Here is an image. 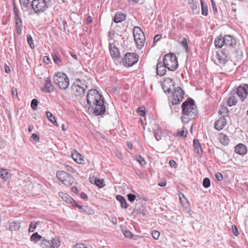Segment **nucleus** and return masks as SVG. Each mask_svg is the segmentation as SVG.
I'll use <instances>...</instances> for the list:
<instances>
[{
    "mask_svg": "<svg viewBox=\"0 0 248 248\" xmlns=\"http://www.w3.org/2000/svg\"><path fill=\"white\" fill-rule=\"evenodd\" d=\"M214 44L218 48L224 47L217 52V58L219 64L224 65L230 59L231 53L236 46L235 39L231 35H220L215 38Z\"/></svg>",
    "mask_w": 248,
    "mask_h": 248,
    "instance_id": "nucleus-1",
    "label": "nucleus"
},
{
    "mask_svg": "<svg viewBox=\"0 0 248 248\" xmlns=\"http://www.w3.org/2000/svg\"><path fill=\"white\" fill-rule=\"evenodd\" d=\"M183 115L182 121L187 123L189 121L196 118L198 113L197 106L192 99L185 101L182 105Z\"/></svg>",
    "mask_w": 248,
    "mask_h": 248,
    "instance_id": "nucleus-2",
    "label": "nucleus"
},
{
    "mask_svg": "<svg viewBox=\"0 0 248 248\" xmlns=\"http://www.w3.org/2000/svg\"><path fill=\"white\" fill-rule=\"evenodd\" d=\"M30 240L34 243H37L41 240L40 245L42 248H59L61 245V242L58 237L52 238L50 240L48 241L37 232L33 233Z\"/></svg>",
    "mask_w": 248,
    "mask_h": 248,
    "instance_id": "nucleus-3",
    "label": "nucleus"
},
{
    "mask_svg": "<svg viewBox=\"0 0 248 248\" xmlns=\"http://www.w3.org/2000/svg\"><path fill=\"white\" fill-rule=\"evenodd\" d=\"M86 83L84 79H76L71 86L72 93L77 97H82L88 88Z\"/></svg>",
    "mask_w": 248,
    "mask_h": 248,
    "instance_id": "nucleus-4",
    "label": "nucleus"
},
{
    "mask_svg": "<svg viewBox=\"0 0 248 248\" xmlns=\"http://www.w3.org/2000/svg\"><path fill=\"white\" fill-rule=\"evenodd\" d=\"M86 98L87 104L89 106V109H90V107L97 104L104 103V98L97 90L94 89L88 91Z\"/></svg>",
    "mask_w": 248,
    "mask_h": 248,
    "instance_id": "nucleus-5",
    "label": "nucleus"
},
{
    "mask_svg": "<svg viewBox=\"0 0 248 248\" xmlns=\"http://www.w3.org/2000/svg\"><path fill=\"white\" fill-rule=\"evenodd\" d=\"M54 83L62 90H65L69 84V80L66 74L58 72L53 77Z\"/></svg>",
    "mask_w": 248,
    "mask_h": 248,
    "instance_id": "nucleus-6",
    "label": "nucleus"
},
{
    "mask_svg": "<svg viewBox=\"0 0 248 248\" xmlns=\"http://www.w3.org/2000/svg\"><path fill=\"white\" fill-rule=\"evenodd\" d=\"M163 62L169 71H174L178 67L177 59L175 55L172 53L166 54Z\"/></svg>",
    "mask_w": 248,
    "mask_h": 248,
    "instance_id": "nucleus-7",
    "label": "nucleus"
},
{
    "mask_svg": "<svg viewBox=\"0 0 248 248\" xmlns=\"http://www.w3.org/2000/svg\"><path fill=\"white\" fill-rule=\"evenodd\" d=\"M47 0H33L31 7L34 12L37 15L45 12L48 7Z\"/></svg>",
    "mask_w": 248,
    "mask_h": 248,
    "instance_id": "nucleus-8",
    "label": "nucleus"
},
{
    "mask_svg": "<svg viewBox=\"0 0 248 248\" xmlns=\"http://www.w3.org/2000/svg\"><path fill=\"white\" fill-rule=\"evenodd\" d=\"M135 41L138 47L141 48L145 42V36L141 29L139 27H135L133 30Z\"/></svg>",
    "mask_w": 248,
    "mask_h": 248,
    "instance_id": "nucleus-9",
    "label": "nucleus"
},
{
    "mask_svg": "<svg viewBox=\"0 0 248 248\" xmlns=\"http://www.w3.org/2000/svg\"><path fill=\"white\" fill-rule=\"evenodd\" d=\"M56 176L57 178L65 186H70L75 183L74 177L64 171H58Z\"/></svg>",
    "mask_w": 248,
    "mask_h": 248,
    "instance_id": "nucleus-10",
    "label": "nucleus"
},
{
    "mask_svg": "<svg viewBox=\"0 0 248 248\" xmlns=\"http://www.w3.org/2000/svg\"><path fill=\"white\" fill-rule=\"evenodd\" d=\"M139 60V55L136 53H127L124 55L123 62L126 67H130L137 63Z\"/></svg>",
    "mask_w": 248,
    "mask_h": 248,
    "instance_id": "nucleus-11",
    "label": "nucleus"
},
{
    "mask_svg": "<svg viewBox=\"0 0 248 248\" xmlns=\"http://www.w3.org/2000/svg\"><path fill=\"white\" fill-rule=\"evenodd\" d=\"M14 14L16 33L20 35L23 28L22 20L19 15L18 9L15 6L14 8Z\"/></svg>",
    "mask_w": 248,
    "mask_h": 248,
    "instance_id": "nucleus-12",
    "label": "nucleus"
},
{
    "mask_svg": "<svg viewBox=\"0 0 248 248\" xmlns=\"http://www.w3.org/2000/svg\"><path fill=\"white\" fill-rule=\"evenodd\" d=\"M172 92L171 103L172 105H177L182 100L185 93L180 87L175 88Z\"/></svg>",
    "mask_w": 248,
    "mask_h": 248,
    "instance_id": "nucleus-13",
    "label": "nucleus"
},
{
    "mask_svg": "<svg viewBox=\"0 0 248 248\" xmlns=\"http://www.w3.org/2000/svg\"><path fill=\"white\" fill-rule=\"evenodd\" d=\"M161 85L165 93H170L175 88V82L170 78H165Z\"/></svg>",
    "mask_w": 248,
    "mask_h": 248,
    "instance_id": "nucleus-14",
    "label": "nucleus"
},
{
    "mask_svg": "<svg viewBox=\"0 0 248 248\" xmlns=\"http://www.w3.org/2000/svg\"><path fill=\"white\" fill-rule=\"evenodd\" d=\"M237 95L243 101L247 95H248V84H245L243 86H239L236 91Z\"/></svg>",
    "mask_w": 248,
    "mask_h": 248,
    "instance_id": "nucleus-15",
    "label": "nucleus"
},
{
    "mask_svg": "<svg viewBox=\"0 0 248 248\" xmlns=\"http://www.w3.org/2000/svg\"><path fill=\"white\" fill-rule=\"evenodd\" d=\"M91 111H93L96 115H102L106 111V107L104 103L97 104V105L90 107Z\"/></svg>",
    "mask_w": 248,
    "mask_h": 248,
    "instance_id": "nucleus-16",
    "label": "nucleus"
},
{
    "mask_svg": "<svg viewBox=\"0 0 248 248\" xmlns=\"http://www.w3.org/2000/svg\"><path fill=\"white\" fill-rule=\"evenodd\" d=\"M166 69H167V67H166L163 62L158 61L156 67L157 75L160 77L163 76L166 73Z\"/></svg>",
    "mask_w": 248,
    "mask_h": 248,
    "instance_id": "nucleus-17",
    "label": "nucleus"
},
{
    "mask_svg": "<svg viewBox=\"0 0 248 248\" xmlns=\"http://www.w3.org/2000/svg\"><path fill=\"white\" fill-rule=\"evenodd\" d=\"M226 123V119L224 117H220L215 122L214 124L215 128L218 131L221 130L225 127Z\"/></svg>",
    "mask_w": 248,
    "mask_h": 248,
    "instance_id": "nucleus-18",
    "label": "nucleus"
},
{
    "mask_svg": "<svg viewBox=\"0 0 248 248\" xmlns=\"http://www.w3.org/2000/svg\"><path fill=\"white\" fill-rule=\"evenodd\" d=\"M109 49L111 57L116 60H118L120 57V52L118 48L115 46H112V45L109 43Z\"/></svg>",
    "mask_w": 248,
    "mask_h": 248,
    "instance_id": "nucleus-19",
    "label": "nucleus"
},
{
    "mask_svg": "<svg viewBox=\"0 0 248 248\" xmlns=\"http://www.w3.org/2000/svg\"><path fill=\"white\" fill-rule=\"evenodd\" d=\"M72 157L74 160L78 164H83L85 163L84 159L82 156L76 150L72 152Z\"/></svg>",
    "mask_w": 248,
    "mask_h": 248,
    "instance_id": "nucleus-20",
    "label": "nucleus"
},
{
    "mask_svg": "<svg viewBox=\"0 0 248 248\" xmlns=\"http://www.w3.org/2000/svg\"><path fill=\"white\" fill-rule=\"evenodd\" d=\"M235 152L239 155H244L247 152V148L245 145L239 143L235 147Z\"/></svg>",
    "mask_w": 248,
    "mask_h": 248,
    "instance_id": "nucleus-21",
    "label": "nucleus"
},
{
    "mask_svg": "<svg viewBox=\"0 0 248 248\" xmlns=\"http://www.w3.org/2000/svg\"><path fill=\"white\" fill-rule=\"evenodd\" d=\"M154 136L156 140L159 141L161 139L162 131L161 128L158 124H155L153 128Z\"/></svg>",
    "mask_w": 248,
    "mask_h": 248,
    "instance_id": "nucleus-22",
    "label": "nucleus"
},
{
    "mask_svg": "<svg viewBox=\"0 0 248 248\" xmlns=\"http://www.w3.org/2000/svg\"><path fill=\"white\" fill-rule=\"evenodd\" d=\"M42 91L46 93H50L53 91V87L51 84L50 79L47 78L45 79L44 88L42 89Z\"/></svg>",
    "mask_w": 248,
    "mask_h": 248,
    "instance_id": "nucleus-23",
    "label": "nucleus"
},
{
    "mask_svg": "<svg viewBox=\"0 0 248 248\" xmlns=\"http://www.w3.org/2000/svg\"><path fill=\"white\" fill-rule=\"evenodd\" d=\"M218 139L219 142L224 145H227L229 143L230 140L228 137L222 133L219 134Z\"/></svg>",
    "mask_w": 248,
    "mask_h": 248,
    "instance_id": "nucleus-24",
    "label": "nucleus"
},
{
    "mask_svg": "<svg viewBox=\"0 0 248 248\" xmlns=\"http://www.w3.org/2000/svg\"><path fill=\"white\" fill-rule=\"evenodd\" d=\"M126 16L122 12H117L113 18V21L115 23H120L125 19Z\"/></svg>",
    "mask_w": 248,
    "mask_h": 248,
    "instance_id": "nucleus-25",
    "label": "nucleus"
},
{
    "mask_svg": "<svg viewBox=\"0 0 248 248\" xmlns=\"http://www.w3.org/2000/svg\"><path fill=\"white\" fill-rule=\"evenodd\" d=\"M193 146L196 152L198 155H201L202 153V150L201 147V143L199 140L197 139H195L193 140Z\"/></svg>",
    "mask_w": 248,
    "mask_h": 248,
    "instance_id": "nucleus-26",
    "label": "nucleus"
},
{
    "mask_svg": "<svg viewBox=\"0 0 248 248\" xmlns=\"http://www.w3.org/2000/svg\"><path fill=\"white\" fill-rule=\"evenodd\" d=\"M11 176V174L8 170L0 168V177L4 181L8 180Z\"/></svg>",
    "mask_w": 248,
    "mask_h": 248,
    "instance_id": "nucleus-27",
    "label": "nucleus"
},
{
    "mask_svg": "<svg viewBox=\"0 0 248 248\" xmlns=\"http://www.w3.org/2000/svg\"><path fill=\"white\" fill-rule=\"evenodd\" d=\"M59 196L65 202L67 203H72L74 202L73 199L67 195V194L60 192H59Z\"/></svg>",
    "mask_w": 248,
    "mask_h": 248,
    "instance_id": "nucleus-28",
    "label": "nucleus"
},
{
    "mask_svg": "<svg viewBox=\"0 0 248 248\" xmlns=\"http://www.w3.org/2000/svg\"><path fill=\"white\" fill-rule=\"evenodd\" d=\"M218 113L221 116V117L228 116L229 114V111L228 108L224 105H221L218 110Z\"/></svg>",
    "mask_w": 248,
    "mask_h": 248,
    "instance_id": "nucleus-29",
    "label": "nucleus"
},
{
    "mask_svg": "<svg viewBox=\"0 0 248 248\" xmlns=\"http://www.w3.org/2000/svg\"><path fill=\"white\" fill-rule=\"evenodd\" d=\"M117 200L121 203V207L126 209L127 208V204L125 198L122 195H117L116 197Z\"/></svg>",
    "mask_w": 248,
    "mask_h": 248,
    "instance_id": "nucleus-30",
    "label": "nucleus"
},
{
    "mask_svg": "<svg viewBox=\"0 0 248 248\" xmlns=\"http://www.w3.org/2000/svg\"><path fill=\"white\" fill-rule=\"evenodd\" d=\"M200 1L202 8V14L203 16H207L208 14L207 5L204 2V0H200Z\"/></svg>",
    "mask_w": 248,
    "mask_h": 248,
    "instance_id": "nucleus-31",
    "label": "nucleus"
},
{
    "mask_svg": "<svg viewBox=\"0 0 248 248\" xmlns=\"http://www.w3.org/2000/svg\"><path fill=\"white\" fill-rule=\"evenodd\" d=\"M46 115L50 122H51L53 124L56 126H58V124L56 121L55 117L51 112L49 111H46Z\"/></svg>",
    "mask_w": 248,
    "mask_h": 248,
    "instance_id": "nucleus-32",
    "label": "nucleus"
},
{
    "mask_svg": "<svg viewBox=\"0 0 248 248\" xmlns=\"http://www.w3.org/2000/svg\"><path fill=\"white\" fill-rule=\"evenodd\" d=\"M237 100L236 97L234 95L230 96L227 100V104L229 106H234L236 104Z\"/></svg>",
    "mask_w": 248,
    "mask_h": 248,
    "instance_id": "nucleus-33",
    "label": "nucleus"
},
{
    "mask_svg": "<svg viewBox=\"0 0 248 248\" xmlns=\"http://www.w3.org/2000/svg\"><path fill=\"white\" fill-rule=\"evenodd\" d=\"M20 228V223L18 222H13L11 223L9 229L11 231H16Z\"/></svg>",
    "mask_w": 248,
    "mask_h": 248,
    "instance_id": "nucleus-34",
    "label": "nucleus"
},
{
    "mask_svg": "<svg viewBox=\"0 0 248 248\" xmlns=\"http://www.w3.org/2000/svg\"><path fill=\"white\" fill-rule=\"evenodd\" d=\"M187 131L184 126L183 129L181 130H178L177 132V135L180 137H185L186 138L187 137Z\"/></svg>",
    "mask_w": 248,
    "mask_h": 248,
    "instance_id": "nucleus-35",
    "label": "nucleus"
},
{
    "mask_svg": "<svg viewBox=\"0 0 248 248\" xmlns=\"http://www.w3.org/2000/svg\"><path fill=\"white\" fill-rule=\"evenodd\" d=\"M189 4L193 11L196 10L198 8V0H190Z\"/></svg>",
    "mask_w": 248,
    "mask_h": 248,
    "instance_id": "nucleus-36",
    "label": "nucleus"
},
{
    "mask_svg": "<svg viewBox=\"0 0 248 248\" xmlns=\"http://www.w3.org/2000/svg\"><path fill=\"white\" fill-rule=\"evenodd\" d=\"M20 4L21 6H24L26 8L31 7V2H30V0H19Z\"/></svg>",
    "mask_w": 248,
    "mask_h": 248,
    "instance_id": "nucleus-37",
    "label": "nucleus"
},
{
    "mask_svg": "<svg viewBox=\"0 0 248 248\" xmlns=\"http://www.w3.org/2000/svg\"><path fill=\"white\" fill-rule=\"evenodd\" d=\"M94 184L99 188H102L105 185L104 183L103 179H99L95 178L94 180Z\"/></svg>",
    "mask_w": 248,
    "mask_h": 248,
    "instance_id": "nucleus-38",
    "label": "nucleus"
},
{
    "mask_svg": "<svg viewBox=\"0 0 248 248\" xmlns=\"http://www.w3.org/2000/svg\"><path fill=\"white\" fill-rule=\"evenodd\" d=\"M82 212L89 215H93L94 213L93 209L87 206H83Z\"/></svg>",
    "mask_w": 248,
    "mask_h": 248,
    "instance_id": "nucleus-39",
    "label": "nucleus"
},
{
    "mask_svg": "<svg viewBox=\"0 0 248 248\" xmlns=\"http://www.w3.org/2000/svg\"><path fill=\"white\" fill-rule=\"evenodd\" d=\"M27 39L28 43L29 44L30 47L32 48H34V45L33 41V39H32V38L31 35L30 34H28L27 35Z\"/></svg>",
    "mask_w": 248,
    "mask_h": 248,
    "instance_id": "nucleus-40",
    "label": "nucleus"
},
{
    "mask_svg": "<svg viewBox=\"0 0 248 248\" xmlns=\"http://www.w3.org/2000/svg\"><path fill=\"white\" fill-rule=\"evenodd\" d=\"M137 113L140 116H144L145 115V109L144 107H140L137 110Z\"/></svg>",
    "mask_w": 248,
    "mask_h": 248,
    "instance_id": "nucleus-41",
    "label": "nucleus"
},
{
    "mask_svg": "<svg viewBox=\"0 0 248 248\" xmlns=\"http://www.w3.org/2000/svg\"><path fill=\"white\" fill-rule=\"evenodd\" d=\"M203 186L205 188H208L210 186V180L208 178H205L203 179L202 182Z\"/></svg>",
    "mask_w": 248,
    "mask_h": 248,
    "instance_id": "nucleus-42",
    "label": "nucleus"
},
{
    "mask_svg": "<svg viewBox=\"0 0 248 248\" xmlns=\"http://www.w3.org/2000/svg\"><path fill=\"white\" fill-rule=\"evenodd\" d=\"M38 104V100L36 99H33L31 101V108L32 109L35 110L37 108Z\"/></svg>",
    "mask_w": 248,
    "mask_h": 248,
    "instance_id": "nucleus-43",
    "label": "nucleus"
},
{
    "mask_svg": "<svg viewBox=\"0 0 248 248\" xmlns=\"http://www.w3.org/2000/svg\"><path fill=\"white\" fill-rule=\"evenodd\" d=\"M52 56L53 61L56 64L58 65H60L61 64L62 62L61 60L59 57H57V56L56 54H53L52 55Z\"/></svg>",
    "mask_w": 248,
    "mask_h": 248,
    "instance_id": "nucleus-44",
    "label": "nucleus"
},
{
    "mask_svg": "<svg viewBox=\"0 0 248 248\" xmlns=\"http://www.w3.org/2000/svg\"><path fill=\"white\" fill-rule=\"evenodd\" d=\"M136 159L138 161V162H139L140 164L141 165L143 166L146 164V162L145 160L140 155H137Z\"/></svg>",
    "mask_w": 248,
    "mask_h": 248,
    "instance_id": "nucleus-45",
    "label": "nucleus"
},
{
    "mask_svg": "<svg viewBox=\"0 0 248 248\" xmlns=\"http://www.w3.org/2000/svg\"><path fill=\"white\" fill-rule=\"evenodd\" d=\"M31 139L32 140H31L34 143L38 142L40 140L39 135L36 134H33L31 136Z\"/></svg>",
    "mask_w": 248,
    "mask_h": 248,
    "instance_id": "nucleus-46",
    "label": "nucleus"
},
{
    "mask_svg": "<svg viewBox=\"0 0 248 248\" xmlns=\"http://www.w3.org/2000/svg\"><path fill=\"white\" fill-rule=\"evenodd\" d=\"M152 235L155 239L157 240L159 237L160 233L158 231L155 230L152 232Z\"/></svg>",
    "mask_w": 248,
    "mask_h": 248,
    "instance_id": "nucleus-47",
    "label": "nucleus"
},
{
    "mask_svg": "<svg viewBox=\"0 0 248 248\" xmlns=\"http://www.w3.org/2000/svg\"><path fill=\"white\" fill-rule=\"evenodd\" d=\"M123 233L124 235V236L127 238H131L132 236V232L127 230L124 231Z\"/></svg>",
    "mask_w": 248,
    "mask_h": 248,
    "instance_id": "nucleus-48",
    "label": "nucleus"
},
{
    "mask_svg": "<svg viewBox=\"0 0 248 248\" xmlns=\"http://www.w3.org/2000/svg\"><path fill=\"white\" fill-rule=\"evenodd\" d=\"M127 198L128 201L131 202H132L135 200L136 196L134 194H132L130 193L127 195Z\"/></svg>",
    "mask_w": 248,
    "mask_h": 248,
    "instance_id": "nucleus-49",
    "label": "nucleus"
},
{
    "mask_svg": "<svg viewBox=\"0 0 248 248\" xmlns=\"http://www.w3.org/2000/svg\"><path fill=\"white\" fill-rule=\"evenodd\" d=\"M36 225L34 224V222H31L30 224L29 228V231L30 232H33L34 231L35 229H36Z\"/></svg>",
    "mask_w": 248,
    "mask_h": 248,
    "instance_id": "nucleus-50",
    "label": "nucleus"
},
{
    "mask_svg": "<svg viewBox=\"0 0 248 248\" xmlns=\"http://www.w3.org/2000/svg\"><path fill=\"white\" fill-rule=\"evenodd\" d=\"M232 230L234 235L237 236L239 234L237 228L235 225H232Z\"/></svg>",
    "mask_w": 248,
    "mask_h": 248,
    "instance_id": "nucleus-51",
    "label": "nucleus"
},
{
    "mask_svg": "<svg viewBox=\"0 0 248 248\" xmlns=\"http://www.w3.org/2000/svg\"><path fill=\"white\" fill-rule=\"evenodd\" d=\"M181 44L186 48L188 47L187 40L186 38H183L181 41Z\"/></svg>",
    "mask_w": 248,
    "mask_h": 248,
    "instance_id": "nucleus-52",
    "label": "nucleus"
},
{
    "mask_svg": "<svg viewBox=\"0 0 248 248\" xmlns=\"http://www.w3.org/2000/svg\"><path fill=\"white\" fill-rule=\"evenodd\" d=\"M170 166L173 168H176L177 167V164L175 161L173 160H170L169 161Z\"/></svg>",
    "mask_w": 248,
    "mask_h": 248,
    "instance_id": "nucleus-53",
    "label": "nucleus"
},
{
    "mask_svg": "<svg viewBox=\"0 0 248 248\" xmlns=\"http://www.w3.org/2000/svg\"><path fill=\"white\" fill-rule=\"evenodd\" d=\"M216 178L218 181H221L223 179V176L221 173L218 172L216 174Z\"/></svg>",
    "mask_w": 248,
    "mask_h": 248,
    "instance_id": "nucleus-54",
    "label": "nucleus"
},
{
    "mask_svg": "<svg viewBox=\"0 0 248 248\" xmlns=\"http://www.w3.org/2000/svg\"><path fill=\"white\" fill-rule=\"evenodd\" d=\"M74 248H88L83 244H77L74 246Z\"/></svg>",
    "mask_w": 248,
    "mask_h": 248,
    "instance_id": "nucleus-55",
    "label": "nucleus"
},
{
    "mask_svg": "<svg viewBox=\"0 0 248 248\" xmlns=\"http://www.w3.org/2000/svg\"><path fill=\"white\" fill-rule=\"evenodd\" d=\"M4 71L6 73H9L11 71L9 66L6 64H5L4 65Z\"/></svg>",
    "mask_w": 248,
    "mask_h": 248,
    "instance_id": "nucleus-56",
    "label": "nucleus"
},
{
    "mask_svg": "<svg viewBox=\"0 0 248 248\" xmlns=\"http://www.w3.org/2000/svg\"><path fill=\"white\" fill-rule=\"evenodd\" d=\"M108 36L109 38V39H112V38H113V37L114 36V31H109L108 32Z\"/></svg>",
    "mask_w": 248,
    "mask_h": 248,
    "instance_id": "nucleus-57",
    "label": "nucleus"
},
{
    "mask_svg": "<svg viewBox=\"0 0 248 248\" xmlns=\"http://www.w3.org/2000/svg\"><path fill=\"white\" fill-rule=\"evenodd\" d=\"M44 62L46 64H48L50 62V59L48 56H45L44 57Z\"/></svg>",
    "mask_w": 248,
    "mask_h": 248,
    "instance_id": "nucleus-58",
    "label": "nucleus"
},
{
    "mask_svg": "<svg viewBox=\"0 0 248 248\" xmlns=\"http://www.w3.org/2000/svg\"><path fill=\"white\" fill-rule=\"evenodd\" d=\"M160 38H161V35H160V34L155 35L154 38V42H155L158 41L160 39Z\"/></svg>",
    "mask_w": 248,
    "mask_h": 248,
    "instance_id": "nucleus-59",
    "label": "nucleus"
},
{
    "mask_svg": "<svg viewBox=\"0 0 248 248\" xmlns=\"http://www.w3.org/2000/svg\"><path fill=\"white\" fill-rule=\"evenodd\" d=\"M211 2H212V8L213 9V10L215 12H217V7H216V4L215 3V2L213 1V0H211Z\"/></svg>",
    "mask_w": 248,
    "mask_h": 248,
    "instance_id": "nucleus-60",
    "label": "nucleus"
},
{
    "mask_svg": "<svg viewBox=\"0 0 248 248\" xmlns=\"http://www.w3.org/2000/svg\"><path fill=\"white\" fill-rule=\"evenodd\" d=\"M81 198L83 199H87L88 198L87 195L84 192H81L80 194Z\"/></svg>",
    "mask_w": 248,
    "mask_h": 248,
    "instance_id": "nucleus-61",
    "label": "nucleus"
},
{
    "mask_svg": "<svg viewBox=\"0 0 248 248\" xmlns=\"http://www.w3.org/2000/svg\"><path fill=\"white\" fill-rule=\"evenodd\" d=\"M92 22V17L91 16H89L87 18V23L90 24Z\"/></svg>",
    "mask_w": 248,
    "mask_h": 248,
    "instance_id": "nucleus-62",
    "label": "nucleus"
},
{
    "mask_svg": "<svg viewBox=\"0 0 248 248\" xmlns=\"http://www.w3.org/2000/svg\"><path fill=\"white\" fill-rule=\"evenodd\" d=\"M71 190L74 192V193H78V189L77 188V187L76 186H73L72 188H71Z\"/></svg>",
    "mask_w": 248,
    "mask_h": 248,
    "instance_id": "nucleus-63",
    "label": "nucleus"
},
{
    "mask_svg": "<svg viewBox=\"0 0 248 248\" xmlns=\"http://www.w3.org/2000/svg\"><path fill=\"white\" fill-rule=\"evenodd\" d=\"M12 94L14 96H17V90L16 89H12Z\"/></svg>",
    "mask_w": 248,
    "mask_h": 248,
    "instance_id": "nucleus-64",
    "label": "nucleus"
}]
</instances>
